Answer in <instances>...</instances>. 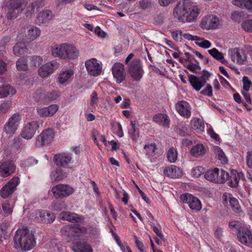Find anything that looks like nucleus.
<instances>
[{
	"mask_svg": "<svg viewBox=\"0 0 252 252\" xmlns=\"http://www.w3.org/2000/svg\"><path fill=\"white\" fill-rule=\"evenodd\" d=\"M200 13L198 7L190 0L179 2L174 8L173 15L179 21L191 22L196 20Z\"/></svg>",
	"mask_w": 252,
	"mask_h": 252,
	"instance_id": "nucleus-1",
	"label": "nucleus"
},
{
	"mask_svg": "<svg viewBox=\"0 0 252 252\" xmlns=\"http://www.w3.org/2000/svg\"><path fill=\"white\" fill-rule=\"evenodd\" d=\"M14 240L15 245L24 251L31 250L36 244L33 233L26 226L16 231Z\"/></svg>",
	"mask_w": 252,
	"mask_h": 252,
	"instance_id": "nucleus-2",
	"label": "nucleus"
},
{
	"mask_svg": "<svg viewBox=\"0 0 252 252\" xmlns=\"http://www.w3.org/2000/svg\"><path fill=\"white\" fill-rule=\"evenodd\" d=\"M62 236L67 241L70 242L78 240L83 234L87 232V228L79 225H67L61 229Z\"/></svg>",
	"mask_w": 252,
	"mask_h": 252,
	"instance_id": "nucleus-3",
	"label": "nucleus"
},
{
	"mask_svg": "<svg viewBox=\"0 0 252 252\" xmlns=\"http://www.w3.org/2000/svg\"><path fill=\"white\" fill-rule=\"evenodd\" d=\"M41 34L40 30L34 26L28 25L23 27L19 32L18 36L28 42L37 39Z\"/></svg>",
	"mask_w": 252,
	"mask_h": 252,
	"instance_id": "nucleus-4",
	"label": "nucleus"
},
{
	"mask_svg": "<svg viewBox=\"0 0 252 252\" xmlns=\"http://www.w3.org/2000/svg\"><path fill=\"white\" fill-rule=\"evenodd\" d=\"M55 135L54 130L51 128L43 130L36 137V146L40 147L49 145L53 141Z\"/></svg>",
	"mask_w": 252,
	"mask_h": 252,
	"instance_id": "nucleus-5",
	"label": "nucleus"
},
{
	"mask_svg": "<svg viewBox=\"0 0 252 252\" xmlns=\"http://www.w3.org/2000/svg\"><path fill=\"white\" fill-rule=\"evenodd\" d=\"M128 73L133 81H139L141 80L144 70L139 60L134 59L131 62L129 65Z\"/></svg>",
	"mask_w": 252,
	"mask_h": 252,
	"instance_id": "nucleus-6",
	"label": "nucleus"
},
{
	"mask_svg": "<svg viewBox=\"0 0 252 252\" xmlns=\"http://www.w3.org/2000/svg\"><path fill=\"white\" fill-rule=\"evenodd\" d=\"M74 189L67 184H60L54 186L51 191L54 196L57 198H63L71 195L74 192Z\"/></svg>",
	"mask_w": 252,
	"mask_h": 252,
	"instance_id": "nucleus-7",
	"label": "nucleus"
},
{
	"mask_svg": "<svg viewBox=\"0 0 252 252\" xmlns=\"http://www.w3.org/2000/svg\"><path fill=\"white\" fill-rule=\"evenodd\" d=\"M21 120V117L19 113L14 114L4 125L3 131L9 135H13L18 128Z\"/></svg>",
	"mask_w": 252,
	"mask_h": 252,
	"instance_id": "nucleus-8",
	"label": "nucleus"
},
{
	"mask_svg": "<svg viewBox=\"0 0 252 252\" xmlns=\"http://www.w3.org/2000/svg\"><path fill=\"white\" fill-rule=\"evenodd\" d=\"M20 183V179L18 177H14L10 180L0 189V192L3 198H7L16 189Z\"/></svg>",
	"mask_w": 252,
	"mask_h": 252,
	"instance_id": "nucleus-9",
	"label": "nucleus"
},
{
	"mask_svg": "<svg viewBox=\"0 0 252 252\" xmlns=\"http://www.w3.org/2000/svg\"><path fill=\"white\" fill-rule=\"evenodd\" d=\"M54 161L56 165L63 168H69L70 165L73 162L71 154L63 153L56 154L54 157Z\"/></svg>",
	"mask_w": 252,
	"mask_h": 252,
	"instance_id": "nucleus-10",
	"label": "nucleus"
},
{
	"mask_svg": "<svg viewBox=\"0 0 252 252\" xmlns=\"http://www.w3.org/2000/svg\"><path fill=\"white\" fill-rule=\"evenodd\" d=\"M39 127L38 121H33L27 123L23 128L21 132L22 137L27 140L32 138Z\"/></svg>",
	"mask_w": 252,
	"mask_h": 252,
	"instance_id": "nucleus-11",
	"label": "nucleus"
},
{
	"mask_svg": "<svg viewBox=\"0 0 252 252\" xmlns=\"http://www.w3.org/2000/svg\"><path fill=\"white\" fill-rule=\"evenodd\" d=\"M181 201L188 204L189 207L192 210L199 211L201 209L202 205L200 201L191 194L185 193L181 195Z\"/></svg>",
	"mask_w": 252,
	"mask_h": 252,
	"instance_id": "nucleus-12",
	"label": "nucleus"
},
{
	"mask_svg": "<svg viewBox=\"0 0 252 252\" xmlns=\"http://www.w3.org/2000/svg\"><path fill=\"white\" fill-rule=\"evenodd\" d=\"M238 241L242 244L249 246L252 244V232L247 227H241L237 232Z\"/></svg>",
	"mask_w": 252,
	"mask_h": 252,
	"instance_id": "nucleus-13",
	"label": "nucleus"
},
{
	"mask_svg": "<svg viewBox=\"0 0 252 252\" xmlns=\"http://www.w3.org/2000/svg\"><path fill=\"white\" fill-rule=\"evenodd\" d=\"M59 66V63L56 61L53 60L42 65L38 69V75L42 78L46 77L53 73Z\"/></svg>",
	"mask_w": 252,
	"mask_h": 252,
	"instance_id": "nucleus-14",
	"label": "nucleus"
},
{
	"mask_svg": "<svg viewBox=\"0 0 252 252\" xmlns=\"http://www.w3.org/2000/svg\"><path fill=\"white\" fill-rule=\"evenodd\" d=\"M113 77L117 83H122L126 78L124 65L120 63H115L112 67Z\"/></svg>",
	"mask_w": 252,
	"mask_h": 252,
	"instance_id": "nucleus-15",
	"label": "nucleus"
},
{
	"mask_svg": "<svg viewBox=\"0 0 252 252\" xmlns=\"http://www.w3.org/2000/svg\"><path fill=\"white\" fill-rule=\"evenodd\" d=\"M87 70L91 75L96 76L99 75L101 72L102 67L95 59H92L85 63Z\"/></svg>",
	"mask_w": 252,
	"mask_h": 252,
	"instance_id": "nucleus-16",
	"label": "nucleus"
},
{
	"mask_svg": "<svg viewBox=\"0 0 252 252\" xmlns=\"http://www.w3.org/2000/svg\"><path fill=\"white\" fill-rule=\"evenodd\" d=\"M15 164L10 160L0 162V176L3 178L11 176L15 171Z\"/></svg>",
	"mask_w": 252,
	"mask_h": 252,
	"instance_id": "nucleus-17",
	"label": "nucleus"
},
{
	"mask_svg": "<svg viewBox=\"0 0 252 252\" xmlns=\"http://www.w3.org/2000/svg\"><path fill=\"white\" fill-rule=\"evenodd\" d=\"M219 19L214 15H210L205 16L202 20L200 26L204 30H209L216 29L219 25Z\"/></svg>",
	"mask_w": 252,
	"mask_h": 252,
	"instance_id": "nucleus-18",
	"label": "nucleus"
},
{
	"mask_svg": "<svg viewBox=\"0 0 252 252\" xmlns=\"http://www.w3.org/2000/svg\"><path fill=\"white\" fill-rule=\"evenodd\" d=\"M228 54L231 61L235 63L243 64L246 60V56L244 51L238 48L229 49Z\"/></svg>",
	"mask_w": 252,
	"mask_h": 252,
	"instance_id": "nucleus-19",
	"label": "nucleus"
},
{
	"mask_svg": "<svg viewBox=\"0 0 252 252\" xmlns=\"http://www.w3.org/2000/svg\"><path fill=\"white\" fill-rule=\"evenodd\" d=\"M59 217L62 220H66L72 223H81L84 220V218L82 216L69 211L61 212L59 215Z\"/></svg>",
	"mask_w": 252,
	"mask_h": 252,
	"instance_id": "nucleus-20",
	"label": "nucleus"
},
{
	"mask_svg": "<svg viewBox=\"0 0 252 252\" xmlns=\"http://www.w3.org/2000/svg\"><path fill=\"white\" fill-rule=\"evenodd\" d=\"M59 107L56 104H52L43 108L37 107L36 112L38 116L42 118L53 116L58 111Z\"/></svg>",
	"mask_w": 252,
	"mask_h": 252,
	"instance_id": "nucleus-21",
	"label": "nucleus"
},
{
	"mask_svg": "<svg viewBox=\"0 0 252 252\" xmlns=\"http://www.w3.org/2000/svg\"><path fill=\"white\" fill-rule=\"evenodd\" d=\"M63 59L74 60L79 55V50L73 45L65 43Z\"/></svg>",
	"mask_w": 252,
	"mask_h": 252,
	"instance_id": "nucleus-22",
	"label": "nucleus"
},
{
	"mask_svg": "<svg viewBox=\"0 0 252 252\" xmlns=\"http://www.w3.org/2000/svg\"><path fill=\"white\" fill-rule=\"evenodd\" d=\"M190 106L186 101H179L176 104V109L179 114L185 118H188L191 115Z\"/></svg>",
	"mask_w": 252,
	"mask_h": 252,
	"instance_id": "nucleus-23",
	"label": "nucleus"
},
{
	"mask_svg": "<svg viewBox=\"0 0 252 252\" xmlns=\"http://www.w3.org/2000/svg\"><path fill=\"white\" fill-rule=\"evenodd\" d=\"M163 173L165 175L171 178H178L182 176L181 169L175 165L166 167Z\"/></svg>",
	"mask_w": 252,
	"mask_h": 252,
	"instance_id": "nucleus-24",
	"label": "nucleus"
},
{
	"mask_svg": "<svg viewBox=\"0 0 252 252\" xmlns=\"http://www.w3.org/2000/svg\"><path fill=\"white\" fill-rule=\"evenodd\" d=\"M74 252H93V250L91 246L85 241L77 242L73 247Z\"/></svg>",
	"mask_w": 252,
	"mask_h": 252,
	"instance_id": "nucleus-25",
	"label": "nucleus"
},
{
	"mask_svg": "<svg viewBox=\"0 0 252 252\" xmlns=\"http://www.w3.org/2000/svg\"><path fill=\"white\" fill-rule=\"evenodd\" d=\"M65 43L55 44L51 47V54L54 58L63 59Z\"/></svg>",
	"mask_w": 252,
	"mask_h": 252,
	"instance_id": "nucleus-26",
	"label": "nucleus"
},
{
	"mask_svg": "<svg viewBox=\"0 0 252 252\" xmlns=\"http://www.w3.org/2000/svg\"><path fill=\"white\" fill-rule=\"evenodd\" d=\"M189 80L193 88L196 91H200L206 84V81L201 80L199 78L192 74L189 75Z\"/></svg>",
	"mask_w": 252,
	"mask_h": 252,
	"instance_id": "nucleus-27",
	"label": "nucleus"
},
{
	"mask_svg": "<svg viewBox=\"0 0 252 252\" xmlns=\"http://www.w3.org/2000/svg\"><path fill=\"white\" fill-rule=\"evenodd\" d=\"M154 122L165 127H169L170 120L168 116L164 114L158 113L153 118Z\"/></svg>",
	"mask_w": 252,
	"mask_h": 252,
	"instance_id": "nucleus-28",
	"label": "nucleus"
},
{
	"mask_svg": "<svg viewBox=\"0 0 252 252\" xmlns=\"http://www.w3.org/2000/svg\"><path fill=\"white\" fill-rule=\"evenodd\" d=\"M53 14L50 10H43L40 12L37 17V23H46L52 19Z\"/></svg>",
	"mask_w": 252,
	"mask_h": 252,
	"instance_id": "nucleus-29",
	"label": "nucleus"
},
{
	"mask_svg": "<svg viewBox=\"0 0 252 252\" xmlns=\"http://www.w3.org/2000/svg\"><path fill=\"white\" fill-rule=\"evenodd\" d=\"M190 126L197 133H201L204 131V124L199 118H194L190 121Z\"/></svg>",
	"mask_w": 252,
	"mask_h": 252,
	"instance_id": "nucleus-30",
	"label": "nucleus"
},
{
	"mask_svg": "<svg viewBox=\"0 0 252 252\" xmlns=\"http://www.w3.org/2000/svg\"><path fill=\"white\" fill-rule=\"evenodd\" d=\"M67 177V173L62 169H58L51 172L50 178L52 182L62 181Z\"/></svg>",
	"mask_w": 252,
	"mask_h": 252,
	"instance_id": "nucleus-31",
	"label": "nucleus"
},
{
	"mask_svg": "<svg viewBox=\"0 0 252 252\" xmlns=\"http://www.w3.org/2000/svg\"><path fill=\"white\" fill-rule=\"evenodd\" d=\"M208 51L209 54L216 60L220 61L223 64L227 65L228 64V62L224 58L223 54L216 48H213Z\"/></svg>",
	"mask_w": 252,
	"mask_h": 252,
	"instance_id": "nucleus-32",
	"label": "nucleus"
},
{
	"mask_svg": "<svg viewBox=\"0 0 252 252\" xmlns=\"http://www.w3.org/2000/svg\"><path fill=\"white\" fill-rule=\"evenodd\" d=\"M28 49L25 43L19 42L13 47V53L17 56L24 55L28 52Z\"/></svg>",
	"mask_w": 252,
	"mask_h": 252,
	"instance_id": "nucleus-33",
	"label": "nucleus"
},
{
	"mask_svg": "<svg viewBox=\"0 0 252 252\" xmlns=\"http://www.w3.org/2000/svg\"><path fill=\"white\" fill-rule=\"evenodd\" d=\"M16 93V90L9 85L0 87V98H4L9 95H14Z\"/></svg>",
	"mask_w": 252,
	"mask_h": 252,
	"instance_id": "nucleus-34",
	"label": "nucleus"
},
{
	"mask_svg": "<svg viewBox=\"0 0 252 252\" xmlns=\"http://www.w3.org/2000/svg\"><path fill=\"white\" fill-rule=\"evenodd\" d=\"M206 152L204 146L201 144H198L193 146L190 150V153L195 157L203 156Z\"/></svg>",
	"mask_w": 252,
	"mask_h": 252,
	"instance_id": "nucleus-35",
	"label": "nucleus"
},
{
	"mask_svg": "<svg viewBox=\"0 0 252 252\" xmlns=\"http://www.w3.org/2000/svg\"><path fill=\"white\" fill-rule=\"evenodd\" d=\"M234 5L252 12V0H233Z\"/></svg>",
	"mask_w": 252,
	"mask_h": 252,
	"instance_id": "nucleus-36",
	"label": "nucleus"
},
{
	"mask_svg": "<svg viewBox=\"0 0 252 252\" xmlns=\"http://www.w3.org/2000/svg\"><path fill=\"white\" fill-rule=\"evenodd\" d=\"M27 4L26 0H10L7 5L18 11H23V6Z\"/></svg>",
	"mask_w": 252,
	"mask_h": 252,
	"instance_id": "nucleus-37",
	"label": "nucleus"
},
{
	"mask_svg": "<svg viewBox=\"0 0 252 252\" xmlns=\"http://www.w3.org/2000/svg\"><path fill=\"white\" fill-rule=\"evenodd\" d=\"M219 168H215L213 169L209 170L204 174V178L214 183L216 182V178L218 176Z\"/></svg>",
	"mask_w": 252,
	"mask_h": 252,
	"instance_id": "nucleus-38",
	"label": "nucleus"
},
{
	"mask_svg": "<svg viewBox=\"0 0 252 252\" xmlns=\"http://www.w3.org/2000/svg\"><path fill=\"white\" fill-rule=\"evenodd\" d=\"M213 150L216 156L220 160L221 163L225 164L227 162V158L222 150L218 146H215Z\"/></svg>",
	"mask_w": 252,
	"mask_h": 252,
	"instance_id": "nucleus-39",
	"label": "nucleus"
},
{
	"mask_svg": "<svg viewBox=\"0 0 252 252\" xmlns=\"http://www.w3.org/2000/svg\"><path fill=\"white\" fill-rule=\"evenodd\" d=\"M74 74V71L72 69H68L65 71L61 73L58 77V80L60 83L64 84Z\"/></svg>",
	"mask_w": 252,
	"mask_h": 252,
	"instance_id": "nucleus-40",
	"label": "nucleus"
},
{
	"mask_svg": "<svg viewBox=\"0 0 252 252\" xmlns=\"http://www.w3.org/2000/svg\"><path fill=\"white\" fill-rule=\"evenodd\" d=\"M229 178L228 173L225 171L219 169L218 176L216 178V183L222 184L224 183Z\"/></svg>",
	"mask_w": 252,
	"mask_h": 252,
	"instance_id": "nucleus-41",
	"label": "nucleus"
},
{
	"mask_svg": "<svg viewBox=\"0 0 252 252\" xmlns=\"http://www.w3.org/2000/svg\"><path fill=\"white\" fill-rule=\"evenodd\" d=\"M60 96V93L57 91L45 93V101L52 102L57 99Z\"/></svg>",
	"mask_w": 252,
	"mask_h": 252,
	"instance_id": "nucleus-42",
	"label": "nucleus"
},
{
	"mask_svg": "<svg viewBox=\"0 0 252 252\" xmlns=\"http://www.w3.org/2000/svg\"><path fill=\"white\" fill-rule=\"evenodd\" d=\"M7 7L8 11L6 15V17L8 20H13L16 19L21 13V11H18L17 9L12 8L8 5H7Z\"/></svg>",
	"mask_w": 252,
	"mask_h": 252,
	"instance_id": "nucleus-43",
	"label": "nucleus"
},
{
	"mask_svg": "<svg viewBox=\"0 0 252 252\" xmlns=\"http://www.w3.org/2000/svg\"><path fill=\"white\" fill-rule=\"evenodd\" d=\"M146 155L149 157H153L155 155L157 145L155 143L145 145L144 147Z\"/></svg>",
	"mask_w": 252,
	"mask_h": 252,
	"instance_id": "nucleus-44",
	"label": "nucleus"
},
{
	"mask_svg": "<svg viewBox=\"0 0 252 252\" xmlns=\"http://www.w3.org/2000/svg\"><path fill=\"white\" fill-rule=\"evenodd\" d=\"M27 58H21L16 62V67L19 70L25 71L28 69Z\"/></svg>",
	"mask_w": 252,
	"mask_h": 252,
	"instance_id": "nucleus-45",
	"label": "nucleus"
},
{
	"mask_svg": "<svg viewBox=\"0 0 252 252\" xmlns=\"http://www.w3.org/2000/svg\"><path fill=\"white\" fill-rule=\"evenodd\" d=\"M30 60V65L33 67L40 65L42 63V58L38 56H31L27 57Z\"/></svg>",
	"mask_w": 252,
	"mask_h": 252,
	"instance_id": "nucleus-46",
	"label": "nucleus"
},
{
	"mask_svg": "<svg viewBox=\"0 0 252 252\" xmlns=\"http://www.w3.org/2000/svg\"><path fill=\"white\" fill-rule=\"evenodd\" d=\"M177 157V152L173 147L170 148L167 152V158L170 162H175Z\"/></svg>",
	"mask_w": 252,
	"mask_h": 252,
	"instance_id": "nucleus-47",
	"label": "nucleus"
},
{
	"mask_svg": "<svg viewBox=\"0 0 252 252\" xmlns=\"http://www.w3.org/2000/svg\"><path fill=\"white\" fill-rule=\"evenodd\" d=\"M229 202L230 206L234 212L236 213L241 212V209L237 199L235 198L230 197Z\"/></svg>",
	"mask_w": 252,
	"mask_h": 252,
	"instance_id": "nucleus-48",
	"label": "nucleus"
},
{
	"mask_svg": "<svg viewBox=\"0 0 252 252\" xmlns=\"http://www.w3.org/2000/svg\"><path fill=\"white\" fill-rule=\"evenodd\" d=\"M33 98L36 102L45 101V93L42 90H38L33 94Z\"/></svg>",
	"mask_w": 252,
	"mask_h": 252,
	"instance_id": "nucleus-49",
	"label": "nucleus"
},
{
	"mask_svg": "<svg viewBox=\"0 0 252 252\" xmlns=\"http://www.w3.org/2000/svg\"><path fill=\"white\" fill-rule=\"evenodd\" d=\"M2 210L6 216L12 214L13 212V205L8 201H5L2 204Z\"/></svg>",
	"mask_w": 252,
	"mask_h": 252,
	"instance_id": "nucleus-50",
	"label": "nucleus"
},
{
	"mask_svg": "<svg viewBox=\"0 0 252 252\" xmlns=\"http://www.w3.org/2000/svg\"><path fill=\"white\" fill-rule=\"evenodd\" d=\"M195 43L199 47L207 49L211 46V42L203 38L198 37V39H197Z\"/></svg>",
	"mask_w": 252,
	"mask_h": 252,
	"instance_id": "nucleus-51",
	"label": "nucleus"
},
{
	"mask_svg": "<svg viewBox=\"0 0 252 252\" xmlns=\"http://www.w3.org/2000/svg\"><path fill=\"white\" fill-rule=\"evenodd\" d=\"M33 214L36 221L44 223V210H35Z\"/></svg>",
	"mask_w": 252,
	"mask_h": 252,
	"instance_id": "nucleus-52",
	"label": "nucleus"
},
{
	"mask_svg": "<svg viewBox=\"0 0 252 252\" xmlns=\"http://www.w3.org/2000/svg\"><path fill=\"white\" fill-rule=\"evenodd\" d=\"M240 180V173L236 171L233 174V176L230 177V184L232 187H236L239 183Z\"/></svg>",
	"mask_w": 252,
	"mask_h": 252,
	"instance_id": "nucleus-53",
	"label": "nucleus"
},
{
	"mask_svg": "<svg viewBox=\"0 0 252 252\" xmlns=\"http://www.w3.org/2000/svg\"><path fill=\"white\" fill-rule=\"evenodd\" d=\"M35 6L32 2L26 8L25 15L27 18H31L34 14L35 11Z\"/></svg>",
	"mask_w": 252,
	"mask_h": 252,
	"instance_id": "nucleus-54",
	"label": "nucleus"
},
{
	"mask_svg": "<svg viewBox=\"0 0 252 252\" xmlns=\"http://www.w3.org/2000/svg\"><path fill=\"white\" fill-rule=\"evenodd\" d=\"M44 223H50L55 220V216L52 213L44 210Z\"/></svg>",
	"mask_w": 252,
	"mask_h": 252,
	"instance_id": "nucleus-55",
	"label": "nucleus"
},
{
	"mask_svg": "<svg viewBox=\"0 0 252 252\" xmlns=\"http://www.w3.org/2000/svg\"><path fill=\"white\" fill-rule=\"evenodd\" d=\"M172 37L176 42H181L182 40L183 33L181 30L173 31L171 32Z\"/></svg>",
	"mask_w": 252,
	"mask_h": 252,
	"instance_id": "nucleus-56",
	"label": "nucleus"
},
{
	"mask_svg": "<svg viewBox=\"0 0 252 252\" xmlns=\"http://www.w3.org/2000/svg\"><path fill=\"white\" fill-rule=\"evenodd\" d=\"M177 129L179 134L182 136H184L188 134V127L185 124L181 123L179 124Z\"/></svg>",
	"mask_w": 252,
	"mask_h": 252,
	"instance_id": "nucleus-57",
	"label": "nucleus"
},
{
	"mask_svg": "<svg viewBox=\"0 0 252 252\" xmlns=\"http://www.w3.org/2000/svg\"><path fill=\"white\" fill-rule=\"evenodd\" d=\"M139 3L140 7L143 10L148 9L152 6V3L150 0H141Z\"/></svg>",
	"mask_w": 252,
	"mask_h": 252,
	"instance_id": "nucleus-58",
	"label": "nucleus"
},
{
	"mask_svg": "<svg viewBox=\"0 0 252 252\" xmlns=\"http://www.w3.org/2000/svg\"><path fill=\"white\" fill-rule=\"evenodd\" d=\"M242 28L247 32H252V20L244 21L241 24Z\"/></svg>",
	"mask_w": 252,
	"mask_h": 252,
	"instance_id": "nucleus-59",
	"label": "nucleus"
},
{
	"mask_svg": "<svg viewBox=\"0 0 252 252\" xmlns=\"http://www.w3.org/2000/svg\"><path fill=\"white\" fill-rule=\"evenodd\" d=\"M185 67L193 73H197L201 69L198 63L194 64L191 63L185 65Z\"/></svg>",
	"mask_w": 252,
	"mask_h": 252,
	"instance_id": "nucleus-60",
	"label": "nucleus"
},
{
	"mask_svg": "<svg viewBox=\"0 0 252 252\" xmlns=\"http://www.w3.org/2000/svg\"><path fill=\"white\" fill-rule=\"evenodd\" d=\"M204 172V169L201 166H197L192 169L191 170V175L194 177H199Z\"/></svg>",
	"mask_w": 252,
	"mask_h": 252,
	"instance_id": "nucleus-61",
	"label": "nucleus"
},
{
	"mask_svg": "<svg viewBox=\"0 0 252 252\" xmlns=\"http://www.w3.org/2000/svg\"><path fill=\"white\" fill-rule=\"evenodd\" d=\"M11 41V38L8 36H4L0 41V50H3L5 48L6 45Z\"/></svg>",
	"mask_w": 252,
	"mask_h": 252,
	"instance_id": "nucleus-62",
	"label": "nucleus"
},
{
	"mask_svg": "<svg viewBox=\"0 0 252 252\" xmlns=\"http://www.w3.org/2000/svg\"><path fill=\"white\" fill-rule=\"evenodd\" d=\"M166 18H167L166 14L164 13H159L155 17L154 21L158 24H161L163 23Z\"/></svg>",
	"mask_w": 252,
	"mask_h": 252,
	"instance_id": "nucleus-63",
	"label": "nucleus"
},
{
	"mask_svg": "<svg viewBox=\"0 0 252 252\" xmlns=\"http://www.w3.org/2000/svg\"><path fill=\"white\" fill-rule=\"evenodd\" d=\"M200 93L204 95L211 96L213 95L212 87L210 84H207L206 88L203 89Z\"/></svg>",
	"mask_w": 252,
	"mask_h": 252,
	"instance_id": "nucleus-64",
	"label": "nucleus"
}]
</instances>
